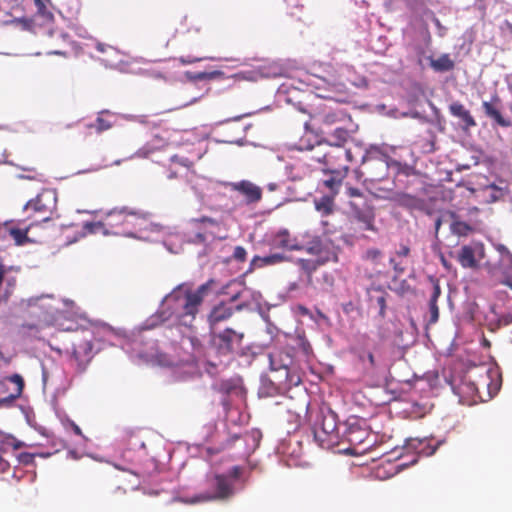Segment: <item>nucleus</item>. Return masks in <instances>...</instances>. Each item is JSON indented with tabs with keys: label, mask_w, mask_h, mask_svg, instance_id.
Here are the masks:
<instances>
[{
	"label": "nucleus",
	"mask_w": 512,
	"mask_h": 512,
	"mask_svg": "<svg viewBox=\"0 0 512 512\" xmlns=\"http://www.w3.org/2000/svg\"><path fill=\"white\" fill-rule=\"evenodd\" d=\"M0 437V446H2L4 450L6 446H12L14 450L28 446L25 442L17 440L12 434L5 433L1 430Z\"/></svg>",
	"instance_id": "29"
},
{
	"label": "nucleus",
	"mask_w": 512,
	"mask_h": 512,
	"mask_svg": "<svg viewBox=\"0 0 512 512\" xmlns=\"http://www.w3.org/2000/svg\"><path fill=\"white\" fill-rule=\"evenodd\" d=\"M237 285H243V281L240 280H231L225 285H223L219 290L216 291V295H230L231 289L236 287Z\"/></svg>",
	"instance_id": "39"
},
{
	"label": "nucleus",
	"mask_w": 512,
	"mask_h": 512,
	"mask_svg": "<svg viewBox=\"0 0 512 512\" xmlns=\"http://www.w3.org/2000/svg\"><path fill=\"white\" fill-rule=\"evenodd\" d=\"M171 161L177 162L182 166H188L189 163V160L187 158L178 157L177 155L172 156Z\"/></svg>",
	"instance_id": "62"
},
{
	"label": "nucleus",
	"mask_w": 512,
	"mask_h": 512,
	"mask_svg": "<svg viewBox=\"0 0 512 512\" xmlns=\"http://www.w3.org/2000/svg\"><path fill=\"white\" fill-rule=\"evenodd\" d=\"M253 75L250 77H246L249 80H257L260 78H277L283 75L284 68L281 64L277 62H269L264 63L257 67V69L251 72Z\"/></svg>",
	"instance_id": "14"
},
{
	"label": "nucleus",
	"mask_w": 512,
	"mask_h": 512,
	"mask_svg": "<svg viewBox=\"0 0 512 512\" xmlns=\"http://www.w3.org/2000/svg\"><path fill=\"white\" fill-rule=\"evenodd\" d=\"M243 301L233 307L234 312H241L243 310L255 311L248 300L242 299Z\"/></svg>",
	"instance_id": "55"
},
{
	"label": "nucleus",
	"mask_w": 512,
	"mask_h": 512,
	"mask_svg": "<svg viewBox=\"0 0 512 512\" xmlns=\"http://www.w3.org/2000/svg\"><path fill=\"white\" fill-rule=\"evenodd\" d=\"M234 189L244 194L250 203L258 202L262 197L261 188L247 180L235 183Z\"/></svg>",
	"instance_id": "17"
},
{
	"label": "nucleus",
	"mask_w": 512,
	"mask_h": 512,
	"mask_svg": "<svg viewBox=\"0 0 512 512\" xmlns=\"http://www.w3.org/2000/svg\"><path fill=\"white\" fill-rule=\"evenodd\" d=\"M454 217V212L452 211H446L442 213L436 220H435V234L437 235L439 232V229L442 225V223H449L450 218Z\"/></svg>",
	"instance_id": "41"
},
{
	"label": "nucleus",
	"mask_w": 512,
	"mask_h": 512,
	"mask_svg": "<svg viewBox=\"0 0 512 512\" xmlns=\"http://www.w3.org/2000/svg\"><path fill=\"white\" fill-rule=\"evenodd\" d=\"M33 226V224H30L27 228L25 229H19V228H15V227H11L10 228V231H9V234L11 237H13L14 241H15V244L17 246H23L27 243H31L33 242L29 237H28V231L30 230V228Z\"/></svg>",
	"instance_id": "28"
},
{
	"label": "nucleus",
	"mask_w": 512,
	"mask_h": 512,
	"mask_svg": "<svg viewBox=\"0 0 512 512\" xmlns=\"http://www.w3.org/2000/svg\"><path fill=\"white\" fill-rule=\"evenodd\" d=\"M197 310L187 293V284L177 285L160 302L158 310L145 320L146 328L156 327L166 321L173 320L185 327H191Z\"/></svg>",
	"instance_id": "2"
},
{
	"label": "nucleus",
	"mask_w": 512,
	"mask_h": 512,
	"mask_svg": "<svg viewBox=\"0 0 512 512\" xmlns=\"http://www.w3.org/2000/svg\"><path fill=\"white\" fill-rule=\"evenodd\" d=\"M20 396H21V394L14 392L7 397L0 398V407H7V406L12 405L14 403V401L17 398H19Z\"/></svg>",
	"instance_id": "50"
},
{
	"label": "nucleus",
	"mask_w": 512,
	"mask_h": 512,
	"mask_svg": "<svg viewBox=\"0 0 512 512\" xmlns=\"http://www.w3.org/2000/svg\"><path fill=\"white\" fill-rule=\"evenodd\" d=\"M84 229L86 232L90 234H96L97 232L101 231V228H103L102 222H85L84 223Z\"/></svg>",
	"instance_id": "46"
},
{
	"label": "nucleus",
	"mask_w": 512,
	"mask_h": 512,
	"mask_svg": "<svg viewBox=\"0 0 512 512\" xmlns=\"http://www.w3.org/2000/svg\"><path fill=\"white\" fill-rule=\"evenodd\" d=\"M7 381L14 383L16 385V391L19 394H22L24 389V379L19 374H13L6 378Z\"/></svg>",
	"instance_id": "42"
},
{
	"label": "nucleus",
	"mask_w": 512,
	"mask_h": 512,
	"mask_svg": "<svg viewBox=\"0 0 512 512\" xmlns=\"http://www.w3.org/2000/svg\"><path fill=\"white\" fill-rule=\"evenodd\" d=\"M37 7L38 16L42 17L45 21H52L54 16L53 14L47 10L46 5L50 4V0H39L38 2H34Z\"/></svg>",
	"instance_id": "35"
},
{
	"label": "nucleus",
	"mask_w": 512,
	"mask_h": 512,
	"mask_svg": "<svg viewBox=\"0 0 512 512\" xmlns=\"http://www.w3.org/2000/svg\"><path fill=\"white\" fill-rule=\"evenodd\" d=\"M216 284L215 279H209L204 284L200 285L195 291H191L187 287V293L190 299L193 301L194 307L197 312H199V308L203 303L204 298L208 295V293L212 290L213 286Z\"/></svg>",
	"instance_id": "18"
},
{
	"label": "nucleus",
	"mask_w": 512,
	"mask_h": 512,
	"mask_svg": "<svg viewBox=\"0 0 512 512\" xmlns=\"http://www.w3.org/2000/svg\"><path fill=\"white\" fill-rule=\"evenodd\" d=\"M233 313V307L229 306L225 302H221L211 310L209 314V322L213 325L221 321H225L229 319Z\"/></svg>",
	"instance_id": "20"
},
{
	"label": "nucleus",
	"mask_w": 512,
	"mask_h": 512,
	"mask_svg": "<svg viewBox=\"0 0 512 512\" xmlns=\"http://www.w3.org/2000/svg\"><path fill=\"white\" fill-rule=\"evenodd\" d=\"M35 456H36V454H32L29 452H22L18 455L17 458H18L19 463H21V464L32 465L34 463Z\"/></svg>",
	"instance_id": "47"
},
{
	"label": "nucleus",
	"mask_w": 512,
	"mask_h": 512,
	"mask_svg": "<svg viewBox=\"0 0 512 512\" xmlns=\"http://www.w3.org/2000/svg\"><path fill=\"white\" fill-rule=\"evenodd\" d=\"M96 49H97V51H99L100 53H103V54L109 53L112 55H117L119 53V51L117 49L113 48L112 46L103 44V43H97Z\"/></svg>",
	"instance_id": "51"
},
{
	"label": "nucleus",
	"mask_w": 512,
	"mask_h": 512,
	"mask_svg": "<svg viewBox=\"0 0 512 512\" xmlns=\"http://www.w3.org/2000/svg\"><path fill=\"white\" fill-rule=\"evenodd\" d=\"M410 253V249L406 245L400 246L399 250L397 251V255L399 257H407Z\"/></svg>",
	"instance_id": "61"
},
{
	"label": "nucleus",
	"mask_w": 512,
	"mask_h": 512,
	"mask_svg": "<svg viewBox=\"0 0 512 512\" xmlns=\"http://www.w3.org/2000/svg\"><path fill=\"white\" fill-rule=\"evenodd\" d=\"M242 475V467L233 466L227 474H214L208 478L209 490L191 498L181 499L186 504H198L208 501H226L234 496V482Z\"/></svg>",
	"instance_id": "4"
},
{
	"label": "nucleus",
	"mask_w": 512,
	"mask_h": 512,
	"mask_svg": "<svg viewBox=\"0 0 512 512\" xmlns=\"http://www.w3.org/2000/svg\"><path fill=\"white\" fill-rule=\"evenodd\" d=\"M155 327H147L145 322L135 328L129 336H127V345L136 355L145 361L157 360L161 365H168L161 360L162 354L158 351L157 340L151 335V330Z\"/></svg>",
	"instance_id": "5"
},
{
	"label": "nucleus",
	"mask_w": 512,
	"mask_h": 512,
	"mask_svg": "<svg viewBox=\"0 0 512 512\" xmlns=\"http://www.w3.org/2000/svg\"><path fill=\"white\" fill-rule=\"evenodd\" d=\"M350 136V132L344 128H336L332 133L331 144L335 146H341Z\"/></svg>",
	"instance_id": "31"
},
{
	"label": "nucleus",
	"mask_w": 512,
	"mask_h": 512,
	"mask_svg": "<svg viewBox=\"0 0 512 512\" xmlns=\"http://www.w3.org/2000/svg\"><path fill=\"white\" fill-rule=\"evenodd\" d=\"M430 66L436 72H448L454 69L455 63L448 54H442L437 59L430 58Z\"/></svg>",
	"instance_id": "24"
},
{
	"label": "nucleus",
	"mask_w": 512,
	"mask_h": 512,
	"mask_svg": "<svg viewBox=\"0 0 512 512\" xmlns=\"http://www.w3.org/2000/svg\"><path fill=\"white\" fill-rule=\"evenodd\" d=\"M106 216L108 218H116L113 222L110 223L111 226H117L120 224H131L133 227H136V224L128 220V216L135 217L137 219L146 220L150 213L143 212L141 210L131 209L127 206H123L121 208H114L107 212Z\"/></svg>",
	"instance_id": "10"
},
{
	"label": "nucleus",
	"mask_w": 512,
	"mask_h": 512,
	"mask_svg": "<svg viewBox=\"0 0 512 512\" xmlns=\"http://www.w3.org/2000/svg\"><path fill=\"white\" fill-rule=\"evenodd\" d=\"M211 251L210 241H208L206 244H203V248L198 252V258L201 259L207 256Z\"/></svg>",
	"instance_id": "58"
},
{
	"label": "nucleus",
	"mask_w": 512,
	"mask_h": 512,
	"mask_svg": "<svg viewBox=\"0 0 512 512\" xmlns=\"http://www.w3.org/2000/svg\"><path fill=\"white\" fill-rule=\"evenodd\" d=\"M398 202L401 206L410 210L422 211L426 207V203L423 199L410 194H402L398 197Z\"/></svg>",
	"instance_id": "25"
},
{
	"label": "nucleus",
	"mask_w": 512,
	"mask_h": 512,
	"mask_svg": "<svg viewBox=\"0 0 512 512\" xmlns=\"http://www.w3.org/2000/svg\"><path fill=\"white\" fill-rule=\"evenodd\" d=\"M112 126H113V124L110 121H108L100 116H98L94 122L87 125L88 128L95 129L97 133H102V132L110 129Z\"/></svg>",
	"instance_id": "36"
},
{
	"label": "nucleus",
	"mask_w": 512,
	"mask_h": 512,
	"mask_svg": "<svg viewBox=\"0 0 512 512\" xmlns=\"http://www.w3.org/2000/svg\"><path fill=\"white\" fill-rule=\"evenodd\" d=\"M298 264L300 265L301 269L307 273L308 277L310 278L311 273L314 272L318 266L321 264L319 260L314 259H298Z\"/></svg>",
	"instance_id": "34"
},
{
	"label": "nucleus",
	"mask_w": 512,
	"mask_h": 512,
	"mask_svg": "<svg viewBox=\"0 0 512 512\" xmlns=\"http://www.w3.org/2000/svg\"><path fill=\"white\" fill-rule=\"evenodd\" d=\"M501 99L497 94H494L490 101H483L482 108L485 113V115L492 119L497 125L508 128L512 125V122L505 118L501 111Z\"/></svg>",
	"instance_id": "11"
},
{
	"label": "nucleus",
	"mask_w": 512,
	"mask_h": 512,
	"mask_svg": "<svg viewBox=\"0 0 512 512\" xmlns=\"http://www.w3.org/2000/svg\"><path fill=\"white\" fill-rule=\"evenodd\" d=\"M247 252L242 246H236L233 252V258L237 261L243 262L246 259Z\"/></svg>",
	"instance_id": "53"
},
{
	"label": "nucleus",
	"mask_w": 512,
	"mask_h": 512,
	"mask_svg": "<svg viewBox=\"0 0 512 512\" xmlns=\"http://www.w3.org/2000/svg\"><path fill=\"white\" fill-rule=\"evenodd\" d=\"M366 260H370L374 263H376L379 258L381 257V251L378 250V249H369L365 252L364 256H363Z\"/></svg>",
	"instance_id": "48"
},
{
	"label": "nucleus",
	"mask_w": 512,
	"mask_h": 512,
	"mask_svg": "<svg viewBox=\"0 0 512 512\" xmlns=\"http://www.w3.org/2000/svg\"><path fill=\"white\" fill-rule=\"evenodd\" d=\"M429 281L431 283L432 291L429 299V324H435L439 319V307H438V299L441 295V287L439 284V280L434 277H429Z\"/></svg>",
	"instance_id": "15"
},
{
	"label": "nucleus",
	"mask_w": 512,
	"mask_h": 512,
	"mask_svg": "<svg viewBox=\"0 0 512 512\" xmlns=\"http://www.w3.org/2000/svg\"><path fill=\"white\" fill-rule=\"evenodd\" d=\"M449 225L451 232L458 236H466L472 230L470 225L461 221L456 213H454L453 218H450Z\"/></svg>",
	"instance_id": "27"
},
{
	"label": "nucleus",
	"mask_w": 512,
	"mask_h": 512,
	"mask_svg": "<svg viewBox=\"0 0 512 512\" xmlns=\"http://www.w3.org/2000/svg\"><path fill=\"white\" fill-rule=\"evenodd\" d=\"M157 149H159V146L153 145L152 143H147L142 148L138 149L130 158H134V157L146 158L151 153L156 151Z\"/></svg>",
	"instance_id": "37"
},
{
	"label": "nucleus",
	"mask_w": 512,
	"mask_h": 512,
	"mask_svg": "<svg viewBox=\"0 0 512 512\" xmlns=\"http://www.w3.org/2000/svg\"><path fill=\"white\" fill-rule=\"evenodd\" d=\"M223 75H224V73L220 70L205 72V80H214V79L222 77Z\"/></svg>",
	"instance_id": "57"
},
{
	"label": "nucleus",
	"mask_w": 512,
	"mask_h": 512,
	"mask_svg": "<svg viewBox=\"0 0 512 512\" xmlns=\"http://www.w3.org/2000/svg\"><path fill=\"white\" fill-rule=\"evenodd\" d=\"M272 248L287 249V250H300L301 247L297 244L291 243L288 230L283 229L276 233L270 242Z\"/></svg>",
	"instance_id": "19"
},
{
	"label": "nucleus",
	"mask_w": 512,
	"mask_h": 512,
	"mask_svg": "<svg viewBox=\"0 0 512 512\" xmlns=\"http://www.w3.org/2000/svg\"><path fill=\"white\" fill-rule=\"evenodd\" d=\"M278 390L279 387L272 378H270L267 374H261L260 386L258 388L259 397L274 396L278 392Z\"/></svg>",
	"instance_id": "23"
},
{
	"label": "nucleus",
	"mask_w": 512,
	"mask_h": 512,
	"mask_svg": "<svg viewBox=\"0 0 512 512\" xmlns=\"http://www.w3.org/2000/svg\"><path fill=\"white\" fill-rule=\"evenodd\" d=\"M499 324L500 325H503V326H507V325H510L512 323V315L511 314H505V315H502L500 318H499Z\"/></svg>",
	"instance_id": "60"
},
{
	"label": "nucleus",
	"mask_w": 512,
	"mask_h": 512,
	"mask_svg": "<svg viewBox=\"0 0 512 512\" xmlns=\"http://www.w3.org/2000/svg\"><path fill=\"white\" fill-rule=\"evenodd\" d=\"M322 251V242L319 238H315L307 247V252L313 255L320 254Z\"/></svg>",
	"instance_id": "45"
},
{
	"label": "nucleus",
	"mask_w": 512,
	"mask_h": 512,
	"mask_svg": "<svg viewBox=\"0 0 512 512\" xmlns=\"http://www.w3.org/2000/svg\"><path fill=\"white\" fill-rule=\"evenodd\" d=\"M373 292L376 295H371L370 296V301L371 302H373V301L376 302L377 306L379 307V314L381 316H384L385 309H386L385 293L382 290H380V289H374Z\"/></svg>",
	"instance_id": "32"
},
{
	"label": "nucleus",
	"mask_w": 512,
	"mask_h": 512,
	"mask_svg": "<svg viewBox=\"0 0 512 512\" xmlns=\"http://www.w3.org/2000/svg\"><path fill=\"white\" fill-rule=\"evenodd\" d=\"M214 239L213 234L207 232H197L193 235H190L187 239L188 243L191 244H206L208 241H212Z\"/></svg>",
	"instance_id": "33"
},
{
	"label": "nucleus",
	"mask_w": 512,
	"mask_h": 512,
	"mask_svg": "<svg viewBox=\"0 0 512 512\" xmlns=\"http://www.w3.org/2000/svg\"><path fill=\"white\" fill-rule=\"evenodd\" d=\"M13 220L5 221L4 223H0V240H5L8 237L10 227L9 224L12 223Z\"/></svg>",
	"instance_id": "54"
},
{
	"label": "nucleus",
	"mask_w": 512,
	"mask_h": 512,
	"mask_svg": "<svg viewBox=\"0 0 512 512\" xmlns=\"http://www.w3.org/2000/svg\"><path fill=\"white\" fill-rule=\"evenodd\" d=\"M261 432L252 430L251 432L234 434L221 444L218 450H227L235 459H247L259 446L261 440Z\"/></svg>",
	"instance_id": "7"
},
{
	"label": "nucleus",
	"mask_w": 512,
	"mask_h": 512,
	"mask_svg": "<svg viewBox=\"0 0 512 512\" xmlns=\"http://www.w3.org/2000/svg\"><path fill=\"white\" fill-rule=\"evenodd\" d=\"M391 263L393 264V268L397 274H403L405 272V267L401 265V263H395L394 259H391Z\"/></svg>",
	"instance_id": "63"
},
{
	"label": "nucleus",
	"mask_w": 512,
	"mask_h": 512,
	"mask_svg": "<svg viewBox=\"0 0 512 512\" xmlns=\"http://www.w3.org/2000/svg\"><path fill=\"white\" fill-rule=\"evenodd\" d=\"M205 59L214 60V58H212V57L197 58V57H193V56H182V57L179 58V61L183 65H187V64H192V63L200 62V61L205 60Z\"/></svg>",
	"instance_id": "52"
},
{
	"label": "nucleus",
	"mask_w": 512,
	"mask_h": 512,
	"mask_svg": "<svg viewBox=\"0 0 512 512\" xmlns=\"http://www.w3.org/2000/svg\"><path fill=\"white\" fill-rule=\"evenodd\" d=\"M315 208L323 216H327L332 212L333 199L331 196L324 195L314 200Z\"/></svg>",
	"instance_id": "30"
},
{
	"label": "nucleus",
	"mask_w": 512,
	"mask_h": 512,
	"mask_svg": "<svg viewBox=\"0 0 512 512\" xmlns=\"http://www.w3.org/2000/svg\"><path fill=\"white\" fill-rule=\"evenodd\" d=\"M150 143H152L153 145L159 146V148H161L164 145H166V141L163 138L159 137V136H155V138Z\"/></svg>",
	"instance_id": "64"
},
{
	"label": "nucleus",
	"mask_w": 512,
	"mask_h": 512,
	"mask_svg": "<svg viewBox=\"0 0 512 512\" xmlns=\"http://www.w3.org/2000/svg\"><path fill=\"white\" fill-rule=\"evenodd\" d=\"M271 370L280 374L279 377H277L279 381H281L282 377H284L285 379L288 377V369L285 364L280 369H276L274 368L273 363L271 362Z\"/></svg>",
	"instance_id": "56"
},
{
	"label": "nucleus",
	"mask_w": 512,
	"mask_h": 512,
	"mask_svg": "<svg viewBox=\"0 0 512 512\" xmlns=\"http://www.w3.org/2000/svg\"><path fill=\"white\" fill-rule=\"evenodd\" d=\"M341 183L342 179L339 177V173L337 175H331L324 181L325 186H327L333 192L337 191V189L341 186Z\"/></svg>",
	"instance_id": "40"
},
{
	"label": "nucleus",
	"mask_w": 512,
	"mask_h": 512,
	"mask_svg": "<svg viewBox=\"0 0 512 512\" xmlns=\"http://www.w3.org/2000/svg\"><path fill=\"white\" fill-rule=\"evenodd\" d=\"M298 342H299V346L301 347L304 354H308L311 350V347H310V344L308 343V341H306L302 337H299Z\"/></svg>",
	"instance_id": "59"
},
{
	"label": "nucleus",
	"mask_w": 512,
	"mask_h": 512,
	"mask_svg": "<svg viewBox=\"0 0 512 512\" xmlns=\"http://www.w3.org/2000/svg\"><path fill=\"white\" fill-rule=\"evenodd\" d=\"M288 259L289 258L283 253H273L266 256H254L250 262V267L247 272H251L256 268L276 265L287 261Z\"/></svg>",
	"instance_id": "16"
},
{
	"label": "nucleus",
	"mask_w": 512,
	"mask_h": 512,
	"mask_svg": "<svg viewBox=\"0 0 512 512\" xmlns=\"http://www.w3.org/2000/svg\"><path fill=\"white\" fill-rule=\"evenodd\" d=\"M13 22L20 24L23 30L35 33L36 18H16Z\"/></svg>",
	"instance_id": "38"
},
{
	"label": "nucleus",
	"mask_w": 512,
	"mask_h": 512,
	"mask_svg": "<svg viewBox=\"0 0 512 512\" xmlns=\"http://www.w3.org/2000/svg\"><path fill=\"white\" fill-rule=\"evenodd\" d=\"M57 193L55 190H44L34 199L29 200L23 210L33 209L36 213L52 212L56 207Z\"/></svg>",
	"instance_id": "9"
},
{
	"label": "nucleus",
	"mask_w": 512,
	"mask_h": 512,
	"mask_svg": "<svg viewBox=\"0 0 512 512\" xmlns=\"http://www.w3.org/2000/svg\"><path fill=\"white\" fill-rule=\"evenodd\" d=\"M250 302V304L254 303L255 307L253 308L261 318L267 323L268 330L270 331V327L272 326L269 320V310L274 307V305L263 300V296L259 291H255L251 288L245 286V298Z\"/></svg>",
	"instance_id": "12"
},
{
	"label": "nucleus",
	"mask_w": 512,
	"mask_h": 512,
	"mask_svg": "<svg viewBox=\"0 0 512 512\" xmlns=\"http://www.w3.org/2000/svg\"><path fill=\"white\" fill-rule=\"evenodd\" d=\"M354 217H356L362 230H374V213L371 209L365 210L364 212H356L354 210Z\"/></svg>",
	"instance_id": "26"
},
{
	"label": "nucleus",
	"mask_w": 512,
	"mask_h": 512,
	"mask_svg": "<svg viewBox=\"0 0 512 512\" xmlns=\"http://www.w3.org/2000/svg\"><path fill=\"white\" fill-rule=\"evenodd\" d=\"M305 417L308 421L314 441L322 448L340 446L343 438H347V446L338 448L336 453L351 456L352 442L348 438L351 425L347 422L337 424V416L328 406L312 407L309 402L303 403Z\"/></svg>",
	"instance_id": "1"
},
{
	"label": "nucleus",
	"mask_w": 512,
	"mask_h": 512,
	"mask_svg": "<svg viewBox=\"0 0 512 512\" xmlns=\"http://www.w3.org/2000/svg\"><path fill=\"white\" fill-rule=\"evenodd\" d=\"M185 77L190 82L205 81V72H185Z\"/></svg>",
	"instance_id": "49"
},
{
	"label": "nucleus",
	"mask_w": 512,
	"mask_h": 512,
	"mask_svg": "<svg viewBox=\"0 0 512 512\" xmlns=\"http://www.w3.org/2000/svg\"><path fill=\"white\" fill-rule=\"evenodd\" d=\"M73 349H77L81 351V357H90L89 354L93 350V344L90 340L85 339L78 347H74Z\"/></svg>",
	"instance_id": "43"
},
{
	"label": "nucleus",
	"mask_w": 512,
	"mask_h": 512,
	"mask_svg": "<svg viewBox=\"0 0 512 512\" xmlns=\"http://www.w3.org/2000/svg\"><path fill=\"white\" fill-rule=\"evenodd\" d=\"M244 337V333L232 328H226L211 335V346L221 356H246L248 355L249 347L243 344Z\"/></svg>",
	"instance_id": "6"
},
{
	"label": "nucleus",
	"mask_w": 512,
	"mask_h": 512,
	"mask_svg": "<svg viewBox=\"0 0 512 512\" xmlns=\"http://www.w3.org/2000/svg\"><path fill=\"white\" fill-rule=\"evenodd\" d=\"M92 359V356L88 358L81 357V351L77 349H73L70 361L71 366L74 368V377L83 375L88 368V365Z\"/></svg>",
	"instance_id": "21"
},
{
	"label": "nucleus",
	"mask_w": 512,
	"mask_h": 512,
	"mask_svg": "<svg viewBox=\"0 0 512 512\" xmlns=\"http://www.w3.org/2000/svg\"><path fill=\"white\" fill-rule=\"evenodd\" d=\"M448 110L453 117L459 119L461 126L464 130H468L471 127H475L477 125L470 111L466 109V107L462 103L458 101L452 102L449 105Z\"/></svg>",
	"instance_id": "13"
},
{
	"label": "nucleus",
	"mask_w": 512,
	"mask_h": 512,
	"mask_svg": "<svg viewBox=\"0 0 512 512\" xmlns=\"http://www.w3.org/2000/svg\"><path fill=\"white\" fill-rule=\"evenodd\" d=\"M388 169H393L396 174L409 176L412 166L390 158L378 151H370L362 157L359 170L354 171L357 178L365 177V180L381 181L387 176Z\"/></svg>",
	"instance_id": "3"
},
{
	"label": "nucleus",
	"mask_w": 512,
	"mask_h": 512,
	"mask_svg": "<svg viewBox=\"0 0 512 512\" xmlns=\"http://www.w3.org/2000/svg\"><path fill=\"white\" fill-rule=\"evenodd\" d=\"M354 368L359 373L360 378L367 382H373L379 373V365L371 351L359 352Z\"/></svg>",
	"instance_id": "8"
},
{
	"label": "nucleus",
	"mask_w": 512,
	"mask_h": 512,
	"mask_svg": "<svg viewBox=\"0 0 512 512\" xmlns=\"http://www.w3.org/2000/svg\"><path fill=\"white\" fill-rule=\"evenodd\" d=\"M238 286L242 288L237 290L231 289L229 303H234L245 298V284L243 283V285Z\"/></svg>",
	"instance_id": "44"
},
{
	"label": "nucleus",
	"mask_w": 512,
	"mask_h": 512,
	"mask_svg": "<svg viewBox=\"0 0 512 512\" xmlns=\"http://www.w3.org/2000/svg\"><path fill=\"white\" fill-rule=\"evenodd\" d=\"M457 260L463 268H476L478 266L475 250L469 245L461 247Z\"/></svg>",
	"instance_id": "22"
}]
</instances>
